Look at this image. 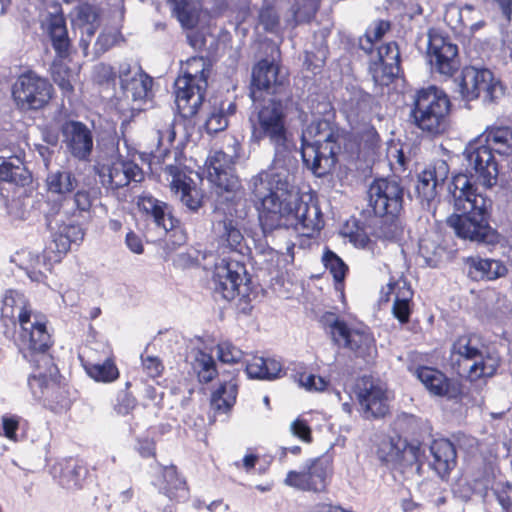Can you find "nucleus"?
Here are the masks:
<instances>
[{
  "instance_id": "obj_1",
  "label": "nucleus",
  "mask_w": 512,
  "mask_h": 512,
  "mask_svg": "<svg viewBox=\"0 0 512 512\" xmlns=\"http://www.w3.org/2000/svg\"><path fill=\"white\" fill-rule=\"evenodd\" d=\"M289 161L275 163L273 158L267 170L259 172L249 181V191L260 203L259 222L265 238L290 229L312 237L324 225L318 204L306 202L293 192L290 184Z\"/></svg>"
},
{
  "instance_id": "obj_2",
  "label": "nucleus",
  "mask_w": 512,
  "mask_h": 512,
  "mask_svg": "<svg viewBox=\"0 0 512 512\" xmlns=\"http://www.w3.org/2000/svg\"><path fill=\"white\" fill-rule=\"evenodd\" d=\"M454 207L461 214H453L447 219L448 225L462 239L478 243L492 244L497 233L489 225L487 208L490 201L477 192L467 175L456 174L448 184Z\"/></svg>"
},
{
  "instance_id": "obj_3",
  "label": "nucleus",
  "mask_w": 512,
  "mask_h": 512,
  "mask_svg": "<svg viewBox=\"0 0 512 512\" xmlns=\"http://www.w3.org/2000/svg\"><path fill=\"white\" fill-rule=\"evenodd\" d=\"M284 98H263L254 103L249 116L251 129L250 141L260 144L268 140L273 146L275 163L289 161L294 147L287 128V115L283 105Z\"/></svg>"
},
{
  "instance_id": "obj_4",
  "label": "nucleus",
  "mask_w": 512,
  "mask_h": 512,
  "mask_svg": "<svg viewBox=\"0 0 512 512\" xmlns=\"http://www.w3.org/2000/svg\"><path fill=\"white\" fill-rule=\"evenodd\" d=\"M338 130L329 119H314L303 130L301 156L304 165L317 177L330 173L340 151Z\"/></svg>"
},
{
  "instance_id": "obj_5",
  "label": "nucleus",
  "mask_w": 512,
  "mask_h": 512,
  "mask_svg": "<svg viewBox=\"0 0 512 512\" xmlns=\"http://www.w3.org/2000/svg\"><path fill=\"white\" fill-rule=\"evenodd\" d=\"M450 361L458 375L472 381L494 375L499 366L498 356L489 352L483 338L476 333H466L454 340Z\"/></svg>"
},
{
  "instance_id": "obj_6",
  "label": "nucleus",
  "mask_w": 512,
  "mask_h": 512,
  "mask_svg": "<svg viewBox=\"0 0 512 512\" xmlns=\"http://www.w3.org/2000/svg\"><path fill=\"white\" fill-rule=\"evenodd\" d=\"M369 205L376 216L385 218L381 221L380 236L388 239H397L402 228L398 216L403 208L404 188L395 179H375L368 190Z\"/></svg>"
},
{
  "instance_id": "obj_7",
  "label": "nucleus",
  "mask_w": 512,
  "mask_h": 512,
  "mask_svg": "<svg viewBox=\"0 0 512 512\" xmlns=\"http://www.w3.org/2000/svg\"><path fill=\"white\" fill-rule=\"evenodd\" d=\"M449 110L450 100L444 91L429 86L416 93L410 116L417 128L436 136L446 131Z\"/></svg>"
},
{
  "instance_id": "obj_8",
  "label": "nucleus",
  "mask_w": 512,
  "mask_h": 512,
  "mask_svg": "<svg viewBox=\"0 0 512 512\" xmlns=\"http://www.w3.org/2000/svg\"><path fill=\"white\" fill-rule=\"evenodd\" d=\"M208 75L207 61L203 57H192L187 61L184 74L175 80V102L184 118L197 114L204 100Z\"/></svg>"
},
{
  "instance_id": "obj_9",
  "label": "nucleus",
  "mask_w": 512,
  "mask_h": 512,
  "mask_svg": "<svg viewBox=\"0 0 512 512\" xmlns=\"http://www.w3.org/2000/svg\"><path fill=\"white\" fill-rule=\"evenodd\" d=\"M19 352L23 358L31 363L38 371L47 369L52 375L57 367L53 364L52 357L48 354L51 345V337L46 326L36 317L23 321L17 339Z\"/></svg>"
},
{
  "instance_id": "obj_10",
  "label": "nucleus",
  "mask_w": 512,
  "mask_h": 512,
  "mask_svg": "<svg viewBox=\"0 0 512 512\" xmlns=\"http://www.w3.org/2000/svg\"><path fill=\"white\" fill-rule=\"evenodd\" d=\"M464 165L471 184L479 183L490 189L498 181V163L495 160L491 147L483 142V138L476 137L471 140L463 151Z\"/></svg>"
},
{
  "instance_id": "obj_11",
  "label": "nucleus",
  "mask_w": 512,
  "mask_h": 512,
  "mask_svg": "<svg viewBox=\"0 0 512 512\" xmlns=\"http://www.w3.org/2000/svg\"><path fill=\"white\" fill-rule=\"evenodd\" d=\"M323 322L338 346L349 349L356 357L365 361L373 359L376 355L375 339L367 329L350 328L333 313L325 315Z\"/></svg>"
},
{
  "instance_id": "obj_12",
  "label": "nucleus",
  "mask_w": 512,
  "mask_h": 512,
  "mask_svg": "<svg viewBox=\"0 0 512 512\" xmlns=\"http://www.w3.org/2000/svg\"><path fill=\"white\" fill-rule=\"evenodd\" d=\"M456 84L461 97L466 101L481 99L483 103H494L503 96L504 88L500 80L488 69L465 67Z\"/></svg>"
},
{
  "instance_id": "obj_13",
  "label": "nucleus",
  "mask_w": 512,
  "mask_h": 512,
  "mask_svg": "<svg viewBox=\"0 0 512 512\" xmlns=\"http://www.w3.org/2000/svg\"><path fill=\"white\" fill-rule=\"evenodd\" d=\"M332 474L331 456L322 455L306 460L299 470L289 471L284 483L301 491L322 493L326 491Z\"/></svg>"
},
{
  "instance_id": "obj_14",
  "label": "nucleus",
  "mask_w": 512,
  "mask_h": 512,
  "mask_svg": "<svg viewBox=\"0 0 512 512\" xmlns=\"http://www.w3.org/2000/svg\"><path fill=\"white\" fill-rule=\"evenodd\" d=\"M213 290L216 296L231 301L249 294V279L244 263L238 259L223 258L215 265Z\"/></svg>"
},
{
  "instance_id": "obj_15",
  "label": "nucleus",
  "mask_w": 512,
  "mask_h": 512,
  "mask_svg": "<svg viewBox=\"0 0 512 512\" xmlns=\"http://www.w3.org/2000/svg\"><path fill=\"white\" fill-rule=\"evenodd\" d=\"M53 87L49 81L34 72L23 73L12 85V98L21 111L44 108L52 98Z\"/></svg>"
},
{
  "instance_id": "obj_16",
  "label": "nucleus",
  "mask_w": 512,
  "mask_h": 512,
  "mask_svg": "<svg viewBox=\"0 0 512 512\" xmlns=\"http://www.w3.org/2000/svg\"><path fill=\"white\" fill-rule=\"evenodd\" d=\"M287 77L274 61L260 60L252 70L250 96L253 103L263 98L287 97Z\"/></svg>"
},
{
  "instance_id": "obj_17",
  "label": "nucleus",
  "mask_w": 512,
  "mask_h": 512,
  "mask_svg": "<svg viewBox=\"0 0 512 512\" xmlns=\"http://www.w3.org/2000/svg\"><path fill=\"white\" fill-rule=\"evenodd\" d=\"M49 207L44 211L45 221L48 230L51 232L52 244L59 254L67 253L72 244H79L84 238V230L81 226L75 224H66L63 220L59 202H47Z\"/></svg>"
},
{
  "instance_id": "obj_18",
  "label": "nucleus",
  "mask_w": 512,
  "mask_h": 512,
  "mask_svg": "<svg viewBox=\"0 0 512 512\" xmlns=\"http://www.w3.org/2000/svg\"><path fill=\"white\" fill-rule=\"evenodd\" d=\"M427 59L433 72L451 77L458 71V46L437 32L428 33Z\"/></svg>"
},
{
  "instance_id": "obj_19",
  "label": "nucleus",
  "mask_w": 512,
  "mask_h": 512,
  "mask_svg": "<svg viewBox=\"0 0 512 512\" xmlns=\"http://www.w3.org/2000/svg\"><path fill=\"white\" fill-rule=\"evenodd\" d=\"M357 400L362 416L367 419L383 418L389 411L388 391L382 382L363 377L356 386Z\"/></svg>"
},
{
  "instance_id": "obj_20",
  "label": "nucleus",
  "mask_w": 512,
  "mask_h": 512,
  "mask_svg": "<svg viewBox=\"0 0 512 512\" xmlns=\"http://www.w3.org/2000/svg\"><path fill=\"white\" fill-rule=\"evenodd\" d=\"M57 370L50 375L47 369H43L31 375L28 385L36 399L42 400L55 413H61L70 406L66 392L53 379Z\"/></svg>"
},
{
  "instance_id": "obj_21",
  "label": "nucleus",
  "mask_w": 512,
  "mask_h": 512,
  "mask_svg": "<svg viewBox=\"0 0 512 512\" xmlns=\"http://www.w3.org/2000/svg\"><path fill=\"white\" fill-rule=\"evenodd\" d=\"M97 173L102 186L116 192L130 183H140L144 179L142 169L132 161L116 160L99 165Z\"/></svg>"
},
{
  "instance_id": "obj_22",
  "label": "nucleus",
  "mask_w": 512,
  "mask_h": 512,
  "mask_svg": "<svg viewBox=\"0 0 512 512\" xmlns=\"http://www.w3.org/2000/svg\"><path fill=\"white\" fill-rule=\"evenodd\" d=\"M61 133L67 152L79 161H89L94 147L92 130L80 121L68 120L62 124Z\"/></svg>"
},
{
  "instance_id": "obj_23",
  "label": "nucleus",
  "mask_w": 512,
  "mask_h": 512,
  "mask_svg": "<svg viewBox=\"0 0 512 512\" xmlns=\"http://www.w3.org/2000/svg\"><path fill=\"white\" fill-rule=\"evenodd\" d=\"M369 71L375 83L389 85L400 73V52L395 42L377 48L372 55Z\"/></svg>"
},
{
  "instance_id": "obj_24",
  "label": "nucleus",
  "mask_w": 512,
  "mask_h": 512,
  "mask_svg": "<svg viewBox=\"0 0 512 512\" xmlns=\"http://www.w3.org/2000/svg\"><path fill=\"white\" fill-rule=\"evenodd\" d=\"M212 230L221 247L244 255V250L247 249L245 239L239 221L231 214L216 210L212 220Z\"/></svg>"
},
{
  "instance_id": "obj_25",
  "label": "nucleus",
  "mask_w": 512,
  "mask_h": 512,
  "mask_svg": "<svg viewBox=\"0 0 512 512\" xmlns=\"http://www.w3.org/2000/svg\"><path fill=\"white\" fill-rule=\"evenodd\" d=\"M121 89L133 101L144 100L152 87V78L138 64L123 62L118 68Z\"/></svg>"
},
{
  "instance_id": "obj_26",
  "label": "nucleus",
  "mask_w": 512,
  "mask_h": 512,
  "mask_svg": "<svg viewBox=\"0 0 512 512\" xmlns=\"http://www.w3.org/2000/svg\"><path fill=\"white\" fill-rule=\"evenodd\" d=\"M449 172L448 163L445 160L437 159L418 174L416 192L422 203L426 202L430 206L438 194V188L448 178Z\"/></svg>"
},
{
  "instance_id": "obj_27",
  "label": "nucleus",
  "mask_w": 512,
  "mask_h": 512,
  "mask_svg": "<svg viewBox=\"0 0 512 512\" xmlns=\"http://www.w3.org/2000/svg\"><path fill=\"white\" fill-rule=\"evenodd\" d=\"M233 165V156L223 151H214L207 159L209 181L224 191H234L239 183L234 175Z\"/></svg>"
},
{
  "instance_id": "obj_28",
  "label": "nucleus",
  "mask_w": 512,
  "mask_h": 512,
  "mask_svg": "<svg viewBox=\"0 0 512 512\" xmlns=\"http://www.w3.org/2000/svg\"><path fill=\"white\" fill-rule=\"evenodd\" d=\"M415 375L425 388L435 396H445L452 399L460 394L459 386L435 368L419 367L416 369Z\"/></svg>"
},
{
  "instance_id": "obj_29",
  "label": "nucleus",
  "mask_w": 512,
  "mask_h": 512,
  "mask_svg": "<svg viewBox=\"0 0 512 512\" xmlns=\"http://www.w3.org/2000/svg\"><path fill=\"white\" fill-rule=\"evenodd\" d=\"M431 466L439 477L444 479L456 466V449L448 439H436L430 445Z\"/></svg>"
},
{
  "instance_id": "obj_30",
  "label": "nucleus",
  "mask_w": 512,
  "mask_h": 512,
  "mask_svg": "<svg viewBox=\"0 0 512 512\" xmlns=\"http://www.w3.org/2000/svg\"><path fill=\"white\" fill-rule=\"evenodd\" d=\"M31 318V310L28 309V304L25 296L16 291H6L1 306V319L5 325L8 322L15 325L16 322L21 325L23 321Z\"/></svg>"
},
{
  "instance_id": "obj_31",
  "label": "nucleus",
  "mask_w": 512,
  "mask_h": 512,
  "mask_svg": "<svg viewBox=\"0 0 512 512\" xmlns=\"http://www.w3.org/2000/svg\"><path fill=\"white\" fill-rule=\"evenodd\" d=\"M138 205L147 215L152 217L156 227L162 229L163 232H168L178 223V220L172 215L171 207L153 196L140 197Z\"/></svg>"
},
{
  "instance_id": "obj_32",
  "label": "nucleus",
  "mask_w": 512,
  "mask_h": 512,
  "mask_svg": "<svg viewBox=\"0 0 512 512\" xmlns=\"http://www.w3.org/2000/svg\"><path fill=\"white\" fill-rule=\"evenodd\" d=\"M468 276L475 281L495 280L507 273L506 266L499 260L481 258L479 256L468 257L466 260Z\"/></svg>"
},
{
  "instance_id": "obj_33",
  "label": "nucleus",
  "mask_w": 512,
  "mask_h": 512,
  "mask_svg": "<svg viewBox=\"0 0 512 512\" xmlns=\"http://www.w3.org/2000/svg\"><path fill=\"white\" fill-rule=\"evenodd\" d=\"M46 30L57 56L61 59L69 55L70 39L66 20L62 13H50L46 19Z\"/></svg>"
},
{
  "instance_id": "obj_34",
  "label": "nucleus",
  "mask_w": 512,
  "mask_h": 512,
  "mask_svg": "<svg viewBox=\"0 0 512 512\" xmlns=\"http://www.w3.org/2000/svg\"><path fill=\"white\" fill-rule=\"evenodd\" d=\"M0 182L26 186L31 182V174L19 157H0Z\"/></svg>"
},
{
  "instance_id": "obj_35",
  "label": "nucleus",
  "mask_w": 512,
  "mask_h": 512,
  "mask_svg": "<svg viewBox=\"0 0 512 512\" xmlns=\"http://www.w3.org/2000/svg\"><path fill=\"white\" fill-rule=\"evenodd\" d=\"M478 137L483 138V142L491 147L492 152L503 156L512 155V127H489Z\"/></svg>"
},
{
  "instance_id": "obj_36",
  "label": "nucleus",
  "mask_w": 512,
  "mask_h": 512,
  "mask_svg": "<svg viewBox=\"0 0 512 512\" xmlns=\"http://www.w3.org/2000/svg\"><path fill=\"white\" fill-rule=\"evenodd\" d=\"M157 485L160 492L165 494L170 500L179 501L187 497L186 483L178 476L175 466H166L162 468L161 478Z\"/></svg>"
},
{
  "instance_id": "obj_37",
  "label": "nucleus",
  "mask_w": 512,
  "mask_h": 512,
  "mask_svg": "<svg viewBox=\"0 0 512 512\" xmlns=\"http://www.w3.org/2000/svg\"><path fill=\"white\" fill-rule=\"evenodd\" d=\"M281 372V363L272 358L254 356L246 364V373L251 379L273 380L279 378Z\"/></svg>"
},
{
  "instance_id": "obj_38",
  "label": "nucleus",
  "mask_w": 512,
  "mask_h": 512,
  "mask_svg": "<svg viewBox=\"0 0 512 512\" xmlns=\"http://www.w3.org/2000/svg\"><path fill=\"white\" fill-rule=\"evenodd\" d=\"M188 359L191 369L200 383H209L216 377V363L210 354L200 349H193Z\"/></svg>"
},
{
  "instance_id": "obj_39",
  "label": "nucleus",
  "mask_w": 512,
  "mask_h": 512,
  "mask_svg": "<svg viewBox=\"0 0 512 512\" xmlns=\"http://www.w3.org/2000/svg\"><path fill=\"white\" fill-rule=\"evenodd\" d=\"M87 469L77 461H67L61 469L59 484L67 490L82 488L87 476Z\"/></svg>"
},
{
  "instance_id": "obj_40",
  "label": "nucleus",
  "mask_w": 512,
  "mask_h": 512,
  "mask_svg": "<svg viewBox=\"0 0 512 512\" xmlns=\"http://www.w3.org/2000/svg\"><path fill=\"white\" fill-rule=\"evenodd\" d=\"M46 185L49 192L64 195L73 192L78 181L71 171L59 169L48 173Z\"/></svg>"
},
{
  "instance_id": "obj_41",
  "label": "nucleus",
  "mask_w": 512,
  "mask_h": 512,
  "mask_svg": "<svg viewBox=\"0 0 512 512\" xmlns=\"http://www.w3.org/2000/svg\"><path fill=\"white\" fill-rule=\"evenodd\" d=\"M238 393L237 384L228 381L220 384V386L212 393L211 406L220 413L229 411L236 402Z\"/></svg>"
},
{
  "instance_id": "obj_42",
  "label": "nucleus",
  "mask_w": 512,
  "mask_h": 512,
  "mask_svg": "<svg viewBox=\"0 0 512 512\" xmlns=\"http://www.w3.org/2000/svg\"><path fill=\"white\" fill-rule=\"evenodd\" d=\"M173 14L185 29H193L198 23L196 5L190 0H170Z\"/></svg>"
},
{
  "instance_id": "obj_43",
  "label": "nucleus",
  "mask_w": 512,
  "mask_h": 512,
  "mask_svg": "<svg viewBox=\"0 0 512 512\" xmlns=\"http://www.w3.org/2000/svg\"><path fill=\"white\" fill-rule=\"evenodd\" d=\"M390 27V22L385 20H377L372 23L366 30L364 37L360 38V48L368 54H373L375 42L380 40L390 30Z\"/></svg>"
},
{
  "instance_id": "obj_44",
  "label": "nucleus",
  "mask_w": 512,
  "mask_h": 512,
  "mask_svg": "<svg viewBox=\"0 0 512 512\" xmlns=\"http://www.w3.org/2000/svg\"><path fill=\"white\" fill-rule=\"evenodd\" d=\"M412 296V290L407 287L406 283L404 282L403 287L399 288L395 296L392 307L394 317L397 318L401 323H406L409 321L411 314L410 301Z\"/></svg>"
},
{
  "instance_id": "obj_45",
  "label": "nucleus",
  "mask_w": 512,
  "mask_h": 512,
  "mask_svg": "<svg viewBox=\"0 0 512 512\" xmlns=\"http://www.w3.org/2000/svg\"><path fill=\"white\" fill-rule=\"evenodd\" d=\"M86 371L91 378L98 382H112L119 376L118 368L111 360L88 365Z\"/></svg>"
},
{
  "instance_id": "obj_46",
  "label": "nucleus",
  "mask_w": 512,
  "mask_h": 512,
  "mask_svg": "<svg viewBox=\"0 0 512 512\" xmlns=\"http://www.w3.org/2000/svg\"><path fill=\"white\" fill-rule=\"evenodd\" d=\"M318 0H294L291 11L293 26L310 21L318 10Z\"/></svg>"
},
{
  "instance_id": "obj_47",
  "label": "nucleus",
  "mask_w": 512,
  "mask_h": 512,
  "mask_svg": "<svg viewBox=\"0 0 512 512\" xmlns=\"http://www.w3.org/2000/svg\"><path fill=\"white\" fill-rule=\"evenodd\" d=\"M322 261L325 268L332 274L335 282H343L348 271V266L345 262L335 252L329 249L324 252Z\"/></svg>"
},
{
  "instance_id": "obj_48",
  "label": "nucleus",
  "mask_w": 512,
  "mask_h": 512,
  "mask_svg": "<svg viewBox=\"0 0 512 512\" xmlns=\"http://www.w3.org/2000/svg\"><path fill=\"white\" fill-rule=\"evenodd\" d=\"M156 133L158 147L162 149L163 152H167L172 146L176 137L174 121L170 115H168L165 119L156 125Z\"/></svg>"
},
{
  "instance_id": "obj_49",
  "label": "nucleus",
  "mask_w": 512,
  "mask_h": 512,
  "mask_svg": "<svg viewBox=\"0 0 512 512\" xmlns=\"http://www.w3.org/2000/svg\"><path fill=\"white\" fill-rule=\"evenodd\" d=\"M229 125L224 111V102L219 107H213L205 122L206 131L215 134L224 131Z\"/></svg>"
},
{
  "instance_id": "obj_50",
  "label": "nucleus",
  "mask_w": 512,
  "mask_h": 512,
  "mask_svg": "<svg viewBox=\"0 0 512 512\" xmlns=\"http://www.w3.org/2000/svg\"><path fill=\"white\" fill-rule=\"evenodd\" d=\"M423 455L424 452L420 444L405 443L401 450L396 449V456L400 457L404 466L417 465L419 467Z\"/></svg>"
},
{
  "instance_id": "obj_51",
  "label": "nucleus",
  "mask_w": 512,
  "mask_h": 512,
  "mask_svg": "<svg viewBox=\"0 0 512 512\" xmlns=\"http://www.w3.org/2000/svg\"><path fill=\"white\" fill-rule=\"evenodd\" d=\"M296 381L299 386L309 392H323L328 387V380L321 376L314 374H307L305 372L296 375Z\"/></svg>"
},
{
  "instance_id": "obj_52",
  "label": "nucleus",
  "mask_w": 512,
  "mask_h": 512,
  "mask_svg": "<svg viewBox=\"0 0 512 512\" xmlns=\"http://www.w3.org/2000/svg\"><path fill=\"white\" fill-rule=\"evenodd\" d=\"M259 24L265 31L278 34L280 30V19L277 11L271 6L263 7L259 12Z\"/></svg>"
},
{
  "instance_id": "obj_53",
  "label": "nucleus",
  "mask_w": 512,
  "mask_h": 512,
  "mask_svg": "<svg viewBox=\"0 0 512 512\" xmlns=\"http://www.w3.org/2000/svg\"><path fill=\"white\" fill-rule=\"evenodd\" d=\"M59 204L61 205V210L64 208V206L73 204V206H75V210L73 211L72 215H76V212H79V214L83 212H89L92 206V199L88 191L79 190L74 194L72 198L64 199L63 202Z\"/></svg>"
},
{
  "instance_id": "obj_54",
  "label": "nucleus",
  "mask_w": 512,
  "mask_h": 512,
  "mask_svg": "<svg viewBox=\"0 0 512 512\" xmlns=\"http://www.w3.org/2000/svg\"><path fill=\"white\" fill-rule=\"evenodd\" d=\"M119 32L116 30H104L96 39L93 47V54L95 57H99L108 51L118 40Z\"/></svg>"
},
{
  "instance_id": "obj_55",
  "label": "nucleus",
  "mask_w": 512,
  "mask_h": 512,
  "mask_svg": "<svg viewBox=\"0 0 512 512\" xmlns=\"http://www.w3.org/2000/svg\"><path fill=\"white\" fill-rule=\"evenodd\" d=\"M327 53V47L324 44H321L316 52L306 51L304 59L305 67L316 74L324 66Z\"/></svg>"
},
{
  "instance_id": "obj_56",
  "label": "nucleus",
  "mask_w": 512,
  "mask_h": 512,
  "mask_svg": "<svg viewBox=\"0 0 512 512\" xmlns=\"http://www.w3.org/2000/svg\"><path fill=\"white\" fill-rule=\"evenodd\" d=\"M129 386L130 383L126 382V389H128ZM135 406L136 399L127 390L120 391L113 404L114 411L121 416L128 415Z\"/></svg>"
},
{
  "instance_id": "obj_57",
  "label": "nucleus",
  "mask_w": 512,
  "mask_h": 512,
  "mask_svg": "<svg viewBox=\"0 0 512 512\" xmlns=\"http://www.w3.org/2000/svg\"><path fill=\"white\" fill-rule=\"evenodd\" d=\"M76 17L74 24L76 26L84 24L98 23V11L97 8L88 3L80 4L75 8Z\"/></svg>"
},
{
  "instance_id": "obj_58",
  "label": "nucleus",
  "mask_w": 512,
  "mask_h": 512,
  "mask_svg": "<svg viewBox=\"0 0 512 512\" xmlns=\"http://www.w3.org/2000/svg\"><path fill=\"white\" fill-rule=\"evenodd\" d=\"M218 357L221 362L232 364L238 363L243 357V352L230 342H222L218 344Z\"/></svg>"
},
{
  "instance_id": "obj_59",
  "label": "nucleus",
  "mask_w": 512,
  "mask_h": 512,
  "mask_svg": "<svg viewBox=\"0 0 512 512\" xmlns=\"http://www.w3.org/2000/svg\"><path fill=\"white\" fill-rule=\"evenodd\" d=\"M442 248L434 245L427 239H421L419 242V253L423 257L427 266L436 267L438 264V253Z\"/></svg>"
},
{
  "instance_id": "obj_60",
  "label": "nucleus",
  "mask_w": 512,
  "mask_h": 512,
  "mask_svg": "<svg viewBox=\"0 0 512 512\" xmlns=\"http://www.w3.org/2000/svg\"><path fill=\"white\" fill-rule=\"evenodd\" d=\"M177 193H180L181 202L191 211H197L202 204L197 190L188 183L180 187Z\"/></svg>"
},
{
  "instance_id": "obj_61",
  "label": "nucleus",
  "mask_w": 512,
  "mask_h": 512,
  "mask_svg": "<svg viewBox=\"0 0 512 512\" xmlns=\"http://www.w3.org/2000/svg\"><path fill=\"white\" fill-rule=\"evenodd\" d=\"M29 256H30V263L27 266L22 267V268L26 271L27 276L32 281L40 282V281H42V279L44 277L41 267L42 266L46 267L44 256H41L39 254L32 255L31 253H29Z\"/></svg>"
},
{
  "instance_id": "obj_62",
  "label": "nucleus",
  "mask_w": 512,
  "mask_h": 512,
  "mask_svg": "<svg viewBox=\"0 0 512 512\" xmlns=\"http://www.w3.org/2000/svg\"><path fill=\"white\" fill-rule=\"evenodd\" d=\"M344 234L349 238V241L358 248L370 249L371 240L363 228L355 225V229L350 228L349 224L345 227Z\"/></svg>"
},
{
  "instance_id": "obj_63",
  "label": "nucleus",
  "mask_w": 512,
  "mask_h": 512,
  "mask_svg": "<svg viewBox=\"0 0 512 512\" xmlns=\"http://www.w3.org/2000/svg\"><path fill=\"white\" fill-rule=\"evenodd\" d=\"M70 71L68 68L63 67L62 65H58L56 63L52 66V77L54 82L59 86V88L64 92H71L73 90V86L69 79Z\"/></svg>"
},
{
  "instance_id": "obj_64",
  "label": "nucleus",
  "mask_w": 512,
  "mask_h": 512,
  "mask_svg": "<svg viewBox=\"0 0 512 512\" xmlns=\"http://www.w3.org/2000/svg\"><path fill=\"white\" fill-rule=\"evenodd\" d=\"M495 496L502 508V512H512V485H499L495 489Z\"/></svg>"
}]
</instances>
